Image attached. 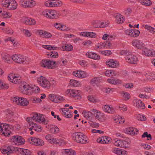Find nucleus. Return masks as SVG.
Returning a JSON list of instances; mask_svg holds the SVG:
<instances>
[{
	"instance_id": "nucleus-1",
	"label": "nucleus",
	"mask_w": 155,
	"mask_h": 155,
	"mask_svg": "<svg viewBox=\"0 0 155 155\" xmlns=\"http://www.w3.org/2000/svg\"><path fill=\"white\" fill-rule=\"evenodd\" d=\"M120 54L121 55H125V59L126 61L130 64H137L138 59L136 56L133 54L131 52L128 50H122L120 52Z\"/></svg>"
},
{
	"instance_id": "nucleus-2",
	"label": "nucleus",
	"mask_w": 155,
	"mask_h": 155,
	"mask_svg": "<svg viewBox=\"0 0 155 155\" xmlns=\"http://www.w3.org/2000/svg\"><path fill=\"white\" fill-rule=\"evenodd\" d=\"M73 140L78 143L85 144L87 141L86 136L82 133L76 132L73 133L72 134Z\"/></svg>"
},
{
	"instance_id": "nucleus-3",
	"label": "nucleus",
	"mask_w": 155,
	"mask_h": 155,
	"mask_svg": "<svg viewBox=\"0 0 155 155\" xmlns=\"http://www.w3.org/2000/svg\"><path fill=\"white\" fill-rule=\"evenodd\" d=\"M66 94L68 96L74 98L75 99H79L81 98V91L74 89H68L66 91Z\"/></svg>"
},
{
	"instance_id": "nucleus-4",
	"label": "nucleus",
	"mask_w": 155,
	"mask_h": 155,
	"mask_svg": "<svg viewBox=\"0 0 155 155\" xmlns=\"http://www.w3.org/2000/svg\"><path fill=\"white\" fill-rule=\"evenodd\" d=\"M11 100L15 104L22 106H27L29 103L28 101L26 98L21 97H13L11 98Z\"/></svg>"
},
{
	"instance_id": "nucleus-5",
	"label": "nucleus",
	"mask_w": 155,
	"mask_h": 155,
	"mask_svg": "<svg viewBox=\"0 0 155 155\" xmlns=\"http://www.w3.org/2000/svg\"><path fill=\"white\" fill-rule=\"evenodd\" d=\"M33 120L35 122H38L44 124H47L48 122V120L45 119L43 115L40 114L35 113L32 117Z\"/></svg>"
},
{
	"instance_id": "nucleus-6",
	"label": "nucleus",
	"mask_w": 155,
	"mask_h": 155,
	"mask_svg": "<svg viewBox=\"0 0 155 155\" xmlns=\"http://www.w3.org/2000/svg\"><path fill=\"white\" fill-rule=\"evenodd\" d=\"M42 14L45 17L52 19L56 18L58 17V15H59L58 14L56 11L50 10L44 11Z\"/></svg>"
},
{
	"instance_id": "nucleus-7",
	"label": "nucleus",
	"mask_w": 155,
	"mask_h": 155,
	"mask_svg": "<svg viewBox=\"0 0 155 155\" xmlns=\"http://www.w3.org/2000/svg\"><path fill=\"white\" fill-rule=\"evenodd\" d=\"M10 125L8 124H0V134L8 136L11 133L9 130Z\"/></svg>"
},
{
	"instance_id": "nucleus-8",
	"label": "nucleus",
	"mask_w": 155,
	"mask_h": 155,
	"mask_svg": "<svg viewBox=\"0 0 155 155\" xmlns=\"http://www.w3.org/2000/svg\"><path fill=\"white\" fill-rule=\"evenodd\" d=\"M55 62L49 59L43 60L40 63L41 66L47 68L52 69Z\"/></svg>"
},
{
	"instance_id": "nucleus-9",
	"label": "nucleus",
	"mask_w": 155,
	"mask_h": 155,
	"mask_svg": "<svg viewBox=\"0 0 155 155\" xmlns=\"http://www.w3.org/2000/svg\"><path fill=\"white\" fill-rule=\"evenodd\" d=\"M12 142L16 144L22 145L24 144L25 140L21 136L19 135H15L12 136L11 138Z\"/></svg>"
},
{
	"instance_id": "nucleus-10",
	"label": "nucleus",
	"mask_w": 155,
	"mask_h": 155,
	"mask_svg": "<svg viewBox=\"0 0 155 155\" xmlns=\"http://www.w3.org/2000/svg\"><path fill=\"white\" fill-rule=\"evenodd\" d=\"M20 2L21 5L25 8H31L36 4L35 2L32 0H21Z\"/></svg>"
},
{
	"instance_id": "nucleus-11",
	"label": "nucleus",
	"mask_w": 155,
	"mask_h": 155,
	"mask_svg": "<svg viewBox=\"0 0 155 155\" xmlns=\"http://www.w3.org/2000/svg\"><path fill=\"white\" fill-rule=\"evenodd\" d=\"M38 81L39 84L43 87L47 89L49 88L50 81L45 78L41 76L38 78Z\"/></svg>"
},
{
	"instance_id": "nucleus-12",
	"label": "nucleus",
	"mask_w": 155,
	"mask_h": 155,
	"mask_svg": "<svg viewBox=\"0 0 155 155\" xmlns=\"http://www.w3.org/2000/svg\"><path fill=\"white\" fill-rule=\"evenodd\" d=\"M45 5L48 7L60 6L62 5V2L57 0H50L46 2Z\"/></svg>"
},
{
	"instance_id": "nucleus-13",
	"label": "nucleus",
	"mask_w": 155,
	"mask_h": 155,
	"mask_svg": "<svg viewBox=\"0 0 155 155\" xmlns=\"http://www.w3.org/2000/svg\"><path fill=\"white\" fill-rule=\"evenodd\" d=\"M12 58L15 62L20 64L23 63L25 60V58L23 55L18 54L13 55Z\"/></svg>"
},
{
	"instance_id": "nucleus-14",
	"label": "nucleus",
	"mask_w": 155,
	"mask_h": 155,
	"mask_svg": "<svg viewBox=\"0 0 155 155\" xmlns=\"http://www.w3.org/2000/svg\"><path fill=\"white\" fill-rule=\"evenodd\" d=\"M19 90L23 94L30 95L31 94L32 87L26 84L21 87Z\"/></svg>"
},
{
	"instance_id": "nucleus-15",
	"label": "nucleus",
	"mask_w": 155,
	"mask_h": 155,
	"mask_svg": "<svg viewBox=\"0 0 155 155\" xmlns=\"http://www.w3.org/2000/svg\"><path fill=\"white\" fill-rule=\"evenodd\" d=\"M29 142L30 143L37 146H41L44 144V142L42 140L37 138H31Z\"/></svg>"
},
{
	"instance_id": "nucleus-16",
	"label": "nucleus",
	"mask_w": 155,
	"mask_h": 155,
	"mask_svg": "<svg viewBox=\"0 0 155 155\" xmlns=\"http://www.w3.org/2000/svg\"><path fill=\"white\" fill-rule=\"evenodd\" d=\"M21 21L23 24L29 25H34L36 23L34 19L26 17H23Z\"/></svg>"
},
{
	"instance_id": "nucleus-17",
	"label": "nucleus",
	"mask_w": 155,
	"mask_h": 155,
	"mask_svg": "<svg viewBox=\"0 0 155 155\" xmlns=\"http://www.w3.org/2000/svg\"><path fill=\"white\" fill-rule=\"evenodd\" d=\"M111 43L107 41L104 43L101 42L97 45L95 47V49L96 50H97L98 49H101L104 48H109L111 46Z\"/></svg>"
},
{
	"instance_id": "nucleus-18",
	"label": "nucleus",
	"mask_w": 155,
	"mask_h": 155,
	"mask_svg": "<svg viewBox=\"0 0 155 155\" xmlns=\"http://www.w3.org/2000/svg\"><path fill=\"white\" fill-rule=\"evenodd\" d=\"M73 75L76 77L81 78H86L88 76L85 72L81 71H74L73 72Z\"/></svg>"
},
{
	"instance_id": "nucleus-19",
	"label": "nucleus",
	"mask_w": 155,
	"mask_h": 155,
	"mask_svg": "<svg viewBox=\"0 0 155 155\" xmlns=\"http://www.w3.org/2000/svg\"><path fill=\"white\" fill-rule=\"evenodd\" d=\"M125 131L126 133L131 135H136L138 132L137 129L131 127L127 128Z\"/></svg>"
},
{
	"instance_id": "nucleus-20",
	"label": "nucleus",
	"mask_w": 155,
	"mask_h": 155,
	"mask_svg": "<svg viewBox=\"0 0 155 155\" xmlns=\"http://www.w3.org/2000/svg\"><path fill=\"white\" fill-rule=\"evenodd\" d=\"M30 127L29 129L30 130H34L35 131L39 132L41 131L42 129L41 126L34 123H31L30 124Z\"/></svg>"
},
{
	"instance_id": "nucleus-21",
	"label": "nucleus",
	"mask_w": 155,
	"mask_h": 155,
	"mask_svg": "<svg viewBox=\"0 0 155 155\" xmlns=\"http://www.w3.org/2000/svg\"><path fill=\"white\" fill-rule=\"evenodd\" d=\"M132 45L138 49H142L144 46V44L140 41L138 40H134L132 42Z\"/></svg>"
},
{
	"instance_id": "nucleus-22",
	"label": "nucleus",
	"mask_w": 155,
	"mask_h": 155,
	"mask_svg": "<svg viewBox=\"0 0 155 155\" xmlns=\"http://www.w3.org/2000/svg\"><path fill=\"white\" fill-rule=\"evenodd\" d=\"M8 80L11 82L15 84H17L19 82L20 80V78L17 77L13 74H11L8 76Z\"/></svg>"
},
{
	"instance_id": "nucleus-23",
	"label": "nucleus",
	"mask_w": 155,
	"mask_h": 155,
	"mask_svg": "<svg viewBox=\"0 0 155 155\" xmlns=\"http://www.w3.org/2000/svg\"><path fill=\"white\" fill-rule=\"evenodd\" d=\"M112 152L118 155H127V151L124 150L114 148L112 149Z\"/></svg>"
},
{
	"instance_id": "nucleus-24",
	"label": "nucleus",
	"mask_w": 155,
	"mask_h": 155,
	"mask_svg": "<svg viewBox=\"0 0 155 155\" xmlns=\"http://www.w3.org/2000/svg\"><path fill=\"white\" fill-rule=\"evenodd\" d=\"M17 6L18 4L16 1L14 0H10L7 8L9 10H14L17 8Z\"/></svg>"
},
{
	"instance_id": "nucleus-25",
	"label": "nucleus",
	"mask_w": 155,
	"mask_h": 155,
	"mask_svg": "<svg viewBox=\"0 0 155 155\" xmlns=\"http://www.w3.org/2000/svg\"><path fill=\"white\" fill-rule=\"evenodd\" d=\"M16 150L20 155H31V152L28 150L21 148H16Z\"/></svg>"
},
{
	"instance_id": "nucleus-26",
	"label": "nucleus",
	"mask_w": 155,
	"mask_h": 155,
	"mask_svg": "<svg viewBox=\"0 0 155 155\" xmlns=\"http://www.w3.org/2000/svg\"><path fill=\"white\" fill-rule=\"evenodd\" d=\"M134 101V106L137 108L142 109H144L145 108L144 104L140 100L135 99Z\"/></svg>"
},
{
	"instance_id": "nucleus-27",
	"label": "nucleus",
	"mask_w": 155,
	"mask_h": 155,
	"mask_svg": "<svg viewBox=\"0 0 155 155\" xmlns=\"http://www.w3.org/2000/svg\"><path fill=\"white\" fill-rule=\"evenodd\" d=\"M91 111L94 113V114L96 119L99 120H101L102 118L103 115V114H101L100 111L95 109H92Z\"/></svg>"
},
{
	"instance_id": "nucleus-28",
	"label": "nucleus",
	"mask_w": 155,
	"mask_h": 155,
	"mask_svg": "<svg viewBox=\"0 0 155 155\" xmlns=\"http://www.w3.org/2000/svg\"><path fill=\"white\" fill-rule=\"evenodd\" d=\"M37 33L41 37L43 38H48L51 37L52 36L51 33L44 31L38 30V31Z\"/></svg>"
},
{
	"instance_id": "nucleus-29",
	"label": "nucleus",
	"mask_w": 155,
	"mask_h": 155,
	"mask_svg": "<svg viewBox=\"0 0 155 155\" xmlns=\"http://www.w3.org/2000/svg\"><path fill=\"white\" fill-rule=\"evenodd\" d=\"M81 35L87 37L94 38L96 37L97 35L94 32H83L81 33Z\"/></svg>"
},
{
	"instance_id": "nucleus-30",
	"label": "nucleus",
	"mask_w": 155,
	"mask_h": 155,
	"mask_svg": "<svg viewBox=\"0 0 155 155\" xmlns=\"http://www.w3.org/2000/svg\"><path fill=\"white\" fill-rule=\"evenodd\" d=\"M62 114L66 118H70L72 116V113H71L68 108H63L62 109Z\"/></svg>"
},
{
	"instance_id": "nucleus-31",
	"label": "nucleus",
	"mask_w": 155,
	"mask_h": 155,
	"mask_svg": "<svg viewBox=\"0 0 155 155\" xmlns=\"http://www.w3.org/2000/svg\"><path fill=\"white\" fill-rule=\"evenodd\" d=\"M86 55L88 58L94 60H99L100 59V56L95 53L87 52L86 53Z\"/></svg>"
},
{
	"instance_id": "nucleus-32",
	"label": "nucleus",
	"mask_w": 155,
	"mask_h": 155,
	"mask_svg": "<svg viewBox=\"0 0 155 155\" xmlns=\"http://www.w3.org/2000/svg\"><path fill=\"white\" fill-rule=\"evenodd\" d=\"M61 151L63 155H75L76 154L74 150L71 149H62Z\"/></svg>"
},
{
	"instance_id": "nucleus-33",
	"label": "nucleus",
	"mask_w": 155,
	"mask_h": 155,
	"mask_svg": "<svg viewBox=\"0 0 155 155\" xmlns=\"http://www.w3.org/2000/svg\"><path fill=\"white\" fill-rule=\"evenodd\" d=\"M103 108L104 111L109 113H113L114 112V108L108 105H105Z\"/></svg>"
},
{
	"instance_id": "nucleus-34",
	"label": "nucleus",
	"mask_w": 155,
	"mask_h": 155,
	"mask_svg": "<svg viewBox=\"0 0 155 155\" xmlns=\"http://www.w3.org/2000/svg\"><path fill=\"white\" fill-rule=\"evenodd\" d=\"M106 65L109 67L111 68L116 67L118 66L116 61L115 60L111 59L106 62Z\"/></svg>"
},
{
	"instance_id": "nucleus-35",
	"label": "nucleus",
	"mask_w": 155,
	"mask_h": 155,
	"mask_svg": "<svg viewBox=\"0 0 155 155\" xmlns=\"http://www.w3.org/2000/svg\"><path fill=\"white\" fill-rule=\"evenodd\" d=\"M124 21L123 16L120 14L116 15L115 17V21L118 24H122Z\"/></svg>"
},
{
	"instance_id": "nucleus-36",
	"label": "nucleus",
	"mask_w": 155,
	"mask_h": 155,
	"mask_svg": "<svg viewBox=\"0 0 155 155\" xmlns=\"http://www.w3.org/2000/svg\"><path fill=\"white\" fill-rule=\"evenodd\" d=\"M102 81L100 77H95L92 78L91 81V84L92 85H98Z\"/></svg>"
},
{
	"instance_id": "nucleus-37",
	"label": "nucleus",
	"mask_w": 155,
	"mask_h": 155,
	"mask_svg": "<svg viewBox=\"0 0 155 155\" xmlns=\"http://www.w3.org/2000/svg\"><path fill=\"white\" fill-rule=\"evenodd\" d=\"M107 81L109 83L113 84H121L122 82L120 80L117 78L114 79L112 78L108 79L107 80Z\"/></svg>"
},
{
	"instance_id": "nucleus-38",
	"label": "nucleus",
	"mask_w": 155,
	"mask_h": 155,
	"mask_svg": "<svg viewBox=\"0 0 155 155\" xmlns=\"http://www.w3.org/2000/svg\"><path fill=\"white\" fill-rule=\"evenodd\" d=\"M0 16L4 18H9L12 17V14L10 12L4 11L0 15Z\"/></svg>"
},
{
	"instance_id": "nucleus-39",
	"label": "nucleus",
	"mask_w": 155,
	"mask_h": 155,
	"mask_svg": "<svg viewBox=\"0 0 155 155\" xmlns=\"http://www.w3.org/2000/svg\"><path fill=\"white\" fill-rule=\"evenodd\" d=\"M49 142L51 143H54L58 144L60 145H61L63 143V140L60 139L54 138L52 137Z\"/></svg>"
},
{
	"instance_id": "nucleus-40",
	"label": "nucleus",
	"mask_w": 155,
	"mask_h": 155,
	"mask_svg": "<svg viewBox=\"0 0 155 155\" xmlns=\"http://www.w3.org/2000/svg\"><path fill=\"white\" fill-rule=\"evenodd\" d=\"M50 130L51 132L53 134H57L58 133L59 129L57 126L51 125V126Z\"/></svg>"
},
{
	"instance_id": "nucleus-41",
	"label": "nucleus",
	"mask_w": 155,
	"mask_h": 155,
	"mask_svg": "<svg viewBox=\"0 0 155 155\" xmlns=\"http://www.w3.org/2000/svg\"><path fill=\"white\" fill-rule=\"evenodd\" d=\"M62 48L63 51H68L72 50L73 47L71 45L65 44L64 46L62 47Z\"/></svg>"
},
{
	"instance_id": "nucleus-42",
	"label": "nucleus",
	"mask_w": 155,
	"mask_h": 155,
	"mask_svg": "<svg viewBox=\"0 0 155 155\" xmlns=\"http://www.w3.org/2000/svg\"><path fill=\"white\" fill-rule=\"evenodd\" d=\"M92 113L90 111H84L82 113V114L84 117L88 120H91V116Z\"/></svg>"
},
{
	"instance_id": "nucleus-43",
	"label": "nucleus",
	"mask_w": 155,
	"mask_h": 155,
	"mask_svg": "<svg viewBox=\"0 0 155 155\" xmlns=\"http://www.w3.org/2000/svg\"><path fill=\"white\" fill-rule=\"evenodd\" d=\"M70 84L74 87H78L81 85L80 82L74 80H71L70 82Z\"/></svg>"
},
{
	"instance_id": "nucleus-44",
	"label": "nucleus",
	"mask_w": 155,
	"mask_h": 155,
	"mask_svg": "<svg viewBox=\"0 0 155 155\" xmlns=\"http://www.w3.org/2000/svg\"><path fill=\"white\" fill-rule=\"evenodd\" d=\"M54 97L53 95L50 94L49 95V97L51 98L53 97V99L52 100V101L54 102H60L63 100V97H55L54 98Z\"/></svg>"
},
{
	"instance_id": "nucleus-45",
	"label": "nucleus",
	"mask_w": 155,
	"mask_h": 155,
	"mask_svg": "<svg viewBox=\"0 0 155 155\" xmlns=\"http://www.w3.org/2000/svg\"><path fill=\"white\" fill-rule=\"evenodd\" d=\"M141 4L146 6H149L152 5V2L150 0H140Z\"/></svg>"
},
{
	"instance_id": "nucleus-46",
	"label": "nucleus",
	"mask_w": 155,
	"mask_h": 155,
	"mask_svg": "<svg viewBox=\"0 0 155 155\" xmlns=\"http://www.w3.org/2000/svg\"><path fill=\"white\" fill-rule=\"evenodd\" d=\"M42 47L46 49L51 50H56L58 48L54 46H52L51 45H42Z\"/></svg>"
},
{
	"instance_id": "nucleus-47",
	"label": "nucleus",
	"mask_w": 155,
	"mask_h": 155,
	"mask_svg": "<svg viewBox=\"0 0 155 155\" xmlns=\"http://www.w3.org/2000/svg\"><path fill=\"white\" fill-rule=\"evenodd\" d=\"M47 55L49 56V57L51 58H55L58 57V53L55 51H51Z\"/></svg>"
},
{
	"instance_id": "nucleus-48",
	"label": "nucleus",
	"mask_w": 155,
	"mask_h": 155,
	"mask_svg": "<svg viewBox=\"0 0 155 155\" xmlns=\"http://www.w3.org/2000/svg\"><path fill=\"white\" fill-rule=\"evenodd\" d=\"M115 122L118 124H122L124 122L125 120L122 117H120L119 118L116 117L114 118Z\"/></svg>"
},
{
	"instance_id": "nucleus-49",
	"label": "nucleus",
	"mask_w": 155,
	"mask_h": 155,
	"mask_svg": "<svg viewBox=\"0 0 155 155\" xmlns=\"http://www.w3.org/2000/svg\"><path fill=\"white\" fill-rule=\"evenodd\" d=\"M112 142L115 146L121 147L122 140H118L117 139H115L113 140Z\"/></svg>"
},
{
	"instance_id": "nucleus-50",
	"label": "nucleus",
	"mask_w": 155,
	"mask_h": 155,
	"mask_svg": "<svg viewBox=\"0 0 155 155\" xmlns=\"http://www.w3.org/2000/svg\"><path fill=\"white\" fill-rule=\"evenodd\" d=\"M132 31L131 32L132 34L130 35V37H135L139 35L140 32L138 30L133 29Z\"/></svg>"
},
{
	"instance_id": "nucleus-51",
	"label": "nucleus",
	"mask_w": 155,
	"mask_h": 155,
	"mask_svg": "<svg viewBox=\"0 0 155 155\" xmlns=\"http://www.w3.org/2000/svg\"><path fill=\"white\" fill-rule=\"evenodd\" d=\"M23 34L26 37H30L32 35L31 31L27 29H22V30Z\"/></svg>"
},
{
	"instance_id": "nucleus-52",
	"label": "nucleus",
	"mask_w": 155,
	"mask_h": 155,
	"mask_svg": "<svg viewBox=\"0 0 155 155\" xmlns=\"http://www.w3.org/2000/svg\"><path fill=\"white\" fill-rule=\"evenodd\" d=\"M143 26L146 29L149 31L151 33L153 34L155 33V31H154V29L150 26H149L147 25H143Z\"/></svg>"
},
{
	"instance_id": "nucleus-53",
	"label": "nucleus",
	"mask_w": 155,
	"mask_h": 155,
	"mask_svg": "<svg viewBox=\"0 0 155 155\" xmlns=\"http://www.w3.org/2000/svg\"><path fill=\"white\" fill-rule=\"evenodd\" d=\"M9 2L10 0H1L0 3L2 6L7 8Z\"/></svg>"
},
{
	"instance_id": "nucleus-54",
	"label": "nucleus",
	"mask_w": 155,
	"mask_h": 155,
	"mask_svg": "<svg viewBox=\"0 0 155 155\" xmlns=\"http://www.w3.org/2000/svg\"><path fill=\"white\" fill-rule=\"evenodd\" d=\"M2 58L3 60H4L7 62H9L10 61V60L9 59L8 54H2L1 55Z\"/></svg>"
},
{
	"instance_id": "nucleus-55",
	"label": "nucleus",
	"mask_w": 155,
	"mask_h": 155,
	"mask_svg": "<svg viewBox=\"0 0 155 155\" xmlns=\"http://www.w3.org/2000/svg\"><path fill=\"white\" fill-rule=\"evenodd\" d=\"M150 51L151 50L145 48L142 51V54L147 56H150Z\"/></svg>"
},
{
	"instance_id": "nucleus-56",
	"label": "nucleus",
	"mask_w": 155,
	"mask_h": 155,
	"mask_svg": "<svg viewBox=\"0 0 155 155\" xmlns=\"http://www.w3.org/2000/svg\"><path fill=\"white\" fill-rule=\"evenodd\" d=\"M145 137H147V140H151L152 139L151 134H148L147 132H145L142 135V138H144Z\"/></svg>"
},
{
	"instance_id": "nucleus-57",
	"label": "nucleus",
	"mask_w": 155,
	"mask_h": 155,
	"mask_svg": "<svg viewBox=\"0 0 155 155\" xmlns=\"http://www.w3.org/2000/svg\"><path fill=\"white\" fill-rule=\"evenodd\" d=\"M114 74V71L113 70H106L105 72L106 76L108 77L113 76V74Z\"/></svg>"
},
{
	"instance_id": "nucleus-58",
	"label": "nucleus",
	"mask_w": 155,
	"mask_h": 155,
	"mask_svg": "<svg viewBox=\"0 0 155 155\" xmlns=\"http://www.w3.org/2000/svg\"><path fill=\"white\" fill-rule=\"evenodd\" d=\"M6 148L8 150V155L12 153L15 150L14 147L12 146H8L6 147Z\"/></svg>"
},
{
	"instance_id": "nucleus-59",
	"label": "nucleus",
	"mask_w": 155,
	"mask_h": 155,
	"mask_svg": "<svg viewBox=\"0 0 155 155\" xmlns=\"http://www.w3.org/2000/svg\"><path fill=\"white\" fill-rule=\"evenodd\" d=\"M97 142L99 143H101L102 144L106 143L107 142L105 140H104V137H99L98 138L97 140Z\"/></svg>"
},
{
	"instance_id": "nucleus-60",
	"label": "nucleus",
	"mask_w": 155,
	"mask_h": 155,
	"mask_svg": "<svg viewBox=\"0 0 155 155\" xmlns=\"http://www.w3.org/2000/svg\"><path fill=\"white\" fill-rule=\"evenodd\" d=\"M149 77H147L148 79L151 80H153L155 79V74L153 73H148L147 74Z\"/></svg>"
},
{
	"instance_id": "nucleus-61",
	"label": "nucleus",
	"mask_w": 155,
	"mask_h": 155,
	"mask_svg": "<svg viewBox=\"0 0 155 155\" xmlns=\"http://www.w3.org/2000/svg\"><path fill=\"white\" fill-rule=\"evenodd\" d=\"M60 27H61L60 30L63 31H68L70 29V28L64 25H62L61 24V26Z\"/></svg>"
},
{
	"instance_id": "nucleus-62",
	"label": "nucleus",
	"mask_w": 155,
	"mask_h": 155,
	"mask_svg": "<svg viewBox=\"0 0 155 155\" xmlns=\"http://www.w3.org/2000/svg\"><path fill=\"white\" fill-rule=\"evenodd\" d=\"M89 123L90 125L92 127L97 128L99 126V124L98 123L91 121L89 122Z\"/></svg>"
},
{
	"instance_id": "nucleus-63",
	"label": "nucleus",
	"mask_w": 155,
	"mask_h": 155,
	"mask_svg": "<svg viewBox=\"0 0 155 155\" xmlns=\"http://www.w3.org/2000/svg\"><path fill=\"white\" fill-rule=\"evenodd\" d=\"M124 12L126 15H129L132 12V9L130 8H128L124 10Z\"/></svg>"
},
{
	"instance_id": "nucleus-64",
	"label": "nucleus",
	"mask_w": 155,
	"mask_h": 155,
	"mask_svg": "<svg viewBox=\"0 0 155 155\" xmlns=\"http://www.w3.org/2000/svg\"><path fill=\"white\" fill-rule=\"evenodd\" d=\"M40 91V88L36 86L34 87H32L31 93L34 92L35 93H38Z\"/></svg>"
}]
</instances>
